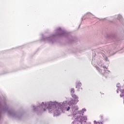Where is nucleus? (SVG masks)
<instances>
[{"mask_svg": "<svg viewBox=\"0 0 124 124\" xmlns=\"http://www.w3.org/2000/svg\"><path fill=\"white\" fill-rule=\"evenodd\" d=\"M81 86H82V83H81L79 82H76V88L77 89H80L81 88Z\"/></svg>", "mask_w": 124, "mask_h": 124, "instance_id": "7ed1b4c3", "label": "nucleus"}, {"mask_svg": "<svg viewBox=\"0 0 124 124\" xmlns=\"http://www.w3.org/2000/svg\"><path fill=\"white\" fill-rule=\"evenodd\" d=\"M121 97H123V96H124V90H123L122 91V93L120 94Z\"/></svg>", "mask_w": 124, "mask_h": 124, "instance_id": "423d86ee", "label": "nucleus"}, {"mask_svg": "<svg viewBox=\"0 0 124 124\" xmlns=\"http://www.w3.org/2000/svg\"><path fill=\"white\" fill-rule=\"evenodd\" d=\"M96 121H94V123H95Z\"/></svg>", "mask_w": 124, "mask_h": 124, "instance_id": "2eb2a0df", "label": "nucleus"}, {"mask_svg": "<svg viewBox=\"0 0 124 124\" xmlns=\"http://www.w3.org/2000/svg\"><path fill=\"white\" fill-rule=\"evenodd\" d=\"M96 69H97V70H98V71L99 72H101V71H102L101 69L100 68H99V67H96Z\"/></svg>", "mask_w": 124, "mask_h": 124, "instance_id": "0eeeda50", "label": "nucleus"}, {"mask_svg": "<svg viewBox=\"0 0 124 124\" xmlns=\"http://www.w3.org/2000/svg\"><path fill=\"white\" fill-rule=\"evenodd\" d=\"M52 107H55V105H53V106H52Z\"/></svg>", "mask_w": 124, "mask_h": 124, "instance_id": "ddd939ff", "label": "nucleus"}, {"mask_svg": "<svg viewBox=\"0 0 124 124\" xmlns=\"http://www.w3.org/2000/svg\"><path fill=\"white\" fill-rule=\"evenodd\" d=\"M68 35V33L65 32L63 29H62L61 27H58L54 30L53 34L51 35L50 37H46L45 38L43 37L42 40L43 41L52 44L55 42V40H56V38H57L58 36L67 37Z\"/></svg>", "mask_w": 124, "mask_h": 124, "instance_id": "f257e3e1", "label": "nucleus"}, {"mask_svg": "<svg viewBox=\"0 0 124 124\" xmlns=\"http://www.w3.org/2000/svg\"><path fill=\"white\" fill-rule=\"evenodd\" d=\"M70 40V41H72V40Z\"/></svg>", "mask_w": 124, "mask_h": 124, "instance_id": "4468645a", "label": "nucleus"}, {"mask_svg": "<svg viewBox=\"0 0 124 124\" xmlns=\"http://www.w3.org/2000/svg\"><path fill=\"white\" fill-rule=\"evenodd\" d=\"M87 14H90V15H92V14L91 13H87Z\"/></svg>", "mask_w": 124, "mask_h": 124, "instance_id": "9d476101", "label": "nucleus"}, {"mask_svg": "<svg viewBox=\"0 0 124 124\" xmlns=\"http://www.w3.org/2000/svg\"><path fill=\"white\" fill-rule=\"evenodd\" d=\"M72 97L74 98L75 101L78 102V97L75 94L73 95Z\"/></svg>", "mask_w": 124, "mask_h": 124, "instance_id": "20e7f679", "label": "nucleus"}, {"mask_svg": "<svg viewBox=\"0 0 124 124\" xmlns=\"http://www.w3.org/2000/svg\"><path fill=\"white\" fill-rule=\"evenodd\" d=\"M117 17V19L119 20H122L123 19V16L121 15H118Z\"/></svg>", "mask_w": 124, "mask_h": 124, "instance_id": "39448f33", "label": "nucleus"}, {"mask_svg": "<svg viewBox=\"0 0 124 124\" xmlns=\"http://www.w3.org/2000/svg\"><path fill=\"white\" fill-rule=\"evenodd\" d=\"M79 118L80 119L79 123H80L81 124H82L83 123H86V121H87V117L79 116V117L76 118L75 119L79 120Z\"/></svg>", "mask_w": 124, "mask_h": 124, "instance_id": "f03ea898", "label": "nucleus"}, {"mask_svg": "<svg viewBox=\"0 0 124 124\" xmlns=\"http://www.w3.org/2000/svg\"><path fill=\"white\" fill-rule=\"evenodd\" d=\"M43 111H46V109H45V108H44V109H43Z\"/></svg>", "mask_w": 124, "mask_h": 124, "instance_id": "f8f14e48", "label": "nucleus"}, {"mask_svg": "<svg viewBox=\"0 0 124 124\" xmlns=\"http://www.w3.org/2000/svg\"><path fill=\"white\" fill-rule=\"evenodd\" d=\"M96 124H100V123L99 122H96Z\"/></svg>", "mask_w": 124, "mask_h": 124, "instance_id": "9b49d317", "label": "nucleus"}, {"mask_svg": "<svg viewBox=\"0 0 124 124\" xmlns=\"http://www.w3.org/2000/svg\"><path fill=\"white\" fill-rule=\"evenodd\" d=\"M71 93H75L74 89L72 88V89H71Z\"/></svg>", "mask_w": 124, "mask_h": 124, "instance_id": "6e6552de", "label": "nucleus"}, {"mask_svg": "<svg viewBox=\"0 0 124 124\" xmlns=\"http://www.w3.org/2000/svg\"><path fill=\"white\" fill-rule=\"evenodd\" d=\"M69 109H70V107H68L67 108V111H69Z\"/></svg>", "mask_w": 124, "mask_h": 124, "instance_id": "1a4fd4ad", "label": "nucleus"}, {"mask_svg": "<svg viewBox=\"0 0 124 124\" xmlns=\"http://www.w3.org/2000/svg\"><path fill=\"white\" fill-rule=\"evenodd\" d=\"M117 93H119V92H118V91H117Z\"/></svg>", "mask_w": 124, "mask_h": 124, "instance_id": "dca6fc26", "label": "nucleus"}]
</instances>
